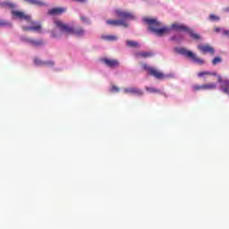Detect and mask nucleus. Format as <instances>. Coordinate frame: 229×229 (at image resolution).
<instances>
[{
    "label": "nucleus",
    "instance_id": "obj_1",
    "mask_svg": "<svg viewBox=\"0 0 229 229\" xmlns=\"http://www.w3.org/2000/svg\"><path fill=\"white\" fill-rule=\"evenodd\" d=\"M143 22L148 24L149 31L157 35V37H163V35H167L169 33V28L162 27V22L158 21L157 19L153 18H143Z\"/></svg>",
    "mask_w": 229,
    "mask_h": 229
},
{
    "label": "nucleus",
    "instance_id": "obj_2",
    "mask_svg": "<svg viewBox=\"0 0 229 229\" xmlns=\"http://www.w3.org/2000/svg\"><path fill=\"white\" fill-rule=\"evenodd\" d=\"M116 15L123 20H107L106 24H109L110 26H123V28H128V23L124 21H132L135 19V15H133V13L121 10L116 11Z\"/></svg>",
    "mask_w": 229,
    "mask_h": 229
},
{
    "label": "nucleus",
    "instance_id": "obj_3",
    "mask_svg": "<svg viewBox=\"0 0 229 229\" xmlns=\"http://www.w3.org/2000/svg\"><path fill=\"white\" fill-rule=\"evenodd\" d=\"M54 24L55 28H58L62 33H65L66 35H77V37H81L85 31L81 28L74 29L72 27H70L66 23H64V21L60 20H55L54 21Z\"/></svg>",
    "mask_w": 229,
    "mask_h": 229
},
{
    "label": "nucleus",
    "instance_id": "obj_4",
    "mask_svg": "<svg viewBox=\"0 0 229 229\" xmlns=\"http://www.w3.org/2000/svg\"><path fill=\"white\" fill-rule=\"evenodd\" d=\"M176 52L179 53V55H182V56L191 58V60L195 62V64H199V65H203V64H205L203 59H199V57H198L194 53L187 50L186 48H176Z\"/></svg>",
    "mask_w": 229,
    "mask_h": 229
},
{
    "label": "nucleus",
    "instance_id": "obj_5",
    "mask_svg": "<svg viewBox=\"0 0 229 229\" xmlns=\"http://www.w3.org/2000/svg\"><path fill=\"white\" fill-rule=\"evenodd\" d=\"M150 76H153L157 80H171V78H174V74L169 73V74H164L162 72L158 71L157 68H152L150 70V73H148Z\"/></svg>",
    "mask_w": 229,
    "mask_h": 229
},
{
    "label": "nucleus",
    "instance_id": "obj_6",
    "mask_svg": "<svg viewBox=\"0 0 229 229\" xmlns=\"http://www.w3.org/2000/svg\"><path fill=\"white\" fill-rule=\"evenodd\" d=\"M13 17H14V19H20V21H31V16L25 14L23 12L21 11H17L15 9H13L11 12Z\"/></svg>",
    "mask_w": 229,
    "mask_h": 229
},
{
    "label": "nucleus",
    "instance_id": "obj_7",
    "mask_svg": "<svg viewBox=\"0 0 229 229\" xmlns=\"http://www.w3.org/2000/svg\"><path fill=\"white\" fill-rule=\"evenodd\" d=\"M198 49L204 55H207V53H209V55H214V53H216V50L214 47H210V45H199Z\"/></svg>",
    "mask_w": 229,
    "mask_h": 229
},
{
    "label": "nucleus",
    "instance_id": "obj_8",
    "mask_svg": "<svg viewBox=\"0 0 229 229\" xmlns=\"http://www.w3.org/2000/svg\"><path fill=\"white\" fill-rule=\"evenodd\" d=\"M102 62H104L107 67H111L112 69H114V67H119V61L116 59L104 58L102 59Z\"/></svg>",
    "mask_w": 229,
    "mask_h": 229
},
{
    "label": "nucleus",
    "instance_id": "obj_9",
    "mask_svg": "<svg viewBox=\"0 0 229 229\" xmlns=\"http://www.w3.org/2000/svg\"><path fill=\"white\" fill-rule=\"evenodd\" d=\"M34 64L38 66L45 65L47 67H53V65H55V62L53 61H42L37 57L34 59Z\"/></svg>",
    "mask_w": 229,
    "mask_h": 229
},
{
    "label": "nucleus",
    "instance_id": "obj_10",
    "mask_svg": "<svg viewBox=\"0 0 229 229\" xmlns=\"http://www.w3.org/2000/svg\"><path fill=\"white\" fill-rule=\"evenodd\" d=\"M124 94H134L135 96H142V90L137 88H125L123 89Z\"/></svg>",
    "mask_w": 229,
    "mask_h": 229
},
{
    "label": "nucleus",
    "instance_id": "obj_11",
    "mask_svg": "<svg viewBox=\"0 0 229 229\" xmlns=\"http://www.w3.org/2000/svg\"><path fill=\"white\" fill-rule=\"evenodd\" d=\"M171 29L174 30V31H187L189 27H187L182 23L175 22L171 25Z\"/></svg>",
    "mask_w": 229,
    "mask_h": 229
},
{
    "label": "nucleus",
    "instance_id": "obj_12",
    "mask_svg": "<svg viewBox=\"0 0 229 229\" xmlns=\"http://www.w3.org/2000/svg\"><path fill=\"white\" fill-rule=\"evenodd\" d=\"M65 8L62 7H55L48 10V15H62V13H64Z\"/></svg>",
    "mask_w": 229,
    "mask_h": 229
},
{
    "label": "nucleus",
    "instance_id": "obj_13",
    "mask_svg": "<svg viewBox=\"0 0 229 229\" xmlns=\"http://www.w3.org/2000/svg\"><path fill=\"white\" fill-rule=\"evenodd\" d=\"M23 31H37L40 33L42 31V25L37 24L31 27H22Z\"/></svg>",
    "mask_w": 229,
    "mask_h": 229
},
{
    "label": "nucleus",
    "instance_id": "obj_14",
    "mask_svg": "<svg viewBox=\"0 0 229 229\" xmlns=\"http://www.w3.org/2000/svg\"><path fill=\"white\" fill-rule=\"evenodd\" d=\"M186 33H188V35H190L191 38H192L193 40H201V36L194 32V30L190 28L187 29Z\"/></svg>",
    "mask_w": 229,
    "mask_h": 229
},
{
    "label": "nucleus",
    "instance_id": "obj_15",
    "mask_svg": "<svg viewBox=\"0 0 229 229\" xmlns=\"http://www.w3.org/2000/svg\"><path fill=\"white\" fill-rule=\"evenodd\" d=\"M0 6L2 8H9L10 10H12V12H13V10H15V8H17V5L12 2L0 3Z\"/></svg>",
    "mask_w": 229,
    "mask_h": 229
},
{
    "label": "nucleus",
    "instance_id": "obj_16",
    "mask_svg": "<svg viewBox=\"0 0 229 229\" xmlns=\"http://www.w3.org/2000/svg\"><path fill=\"white\" fill-rule=\"evenodd\" d=\"M153 55V52H139L135 54L137 58H151Z\"/></svg>",
    "mask_w": 229,
    "mask_h": 229
},
{
    "label": "nucleus",
    "instance_id": "obj_17",
    "mask_svg": "<svg viewBox=\"0 0 229 229\" xmlns=\"http://www.w3.org/2000/svg\"><path fill=\"white\" fill-rule=\"evenodd\" d=\"M220 89L224 94H229V80H224Z\"/></svg>",
    "mask_w": 229,
    "mask_h": 229
},
{
    "label": "nucleus",
    "instance_id": "obj_18",
    "mask_svg": "<svg viewBox=\"0 0 229 229\" xmlns=\"http://www.w3.org/2000/svg\"><path fill=\"white\" fill-rule=\"evenodd\" d=\"M146 90L150 94H161L162 96H165V93L162 92V90L153 87H146Z\"/></svg>",
    "mask_w": 229,
    "mask_h": 229
},
{
    "label": "nucleus",
    "instance_id": "obj_19",
    "mask_svg": "<svg viewBox=\"0 0 229 229\" xmlns=\"http://www.w3.org/2000/svg\"><path fill=\"white\" fill-rule=\"evenodd\" d=\"M25 3L34 4L35 6H46V4L42 0H24Z\"/></svg>",
    "mask_w": 229,
    "mask_h": 229
},
{
    "label": "nucleus",
    "instance_id": "obj_20",
    "mask_svg": "<svg viewBox=\"0 0 229 229\" xmlns=\"http://www.w3.org/2000/svg\"><path fill=\"white\" fill-rule=\"evenodd\" d=\"M203 90H214L217 89V85L216 83H208V84H202Z\"/></svg>",
    "mask_w": 229,
    "mask_h": 229
},
{
    "label": "nucleus",
    "instance_id": "obj_21",
    "mask_svg": "<svg viewBox=\"0 0 229 229\" xmlns=\"http://www.w3.org/2000/svg\"><path fill=\"white\" fill-rule=\"evenodd\" d=\"M28 43L30 44L33 47H38V46H42L44 42L42 40L37 39H28Z\"/></svg>",
    "mask_w": 229,
    "mask_h": 229
},
{
    "label": "nucleus",
    "instance_id": "obj_22",
    "mask_svg": "<svg viewBox=\"0 0 229 229\" xmlns=\"http://www.w3.org/2000/svg\"><path fill=\"white\" fill-rule=\"evenodd\" d=\"M103 40H106L107 42H115L117 40V36L114 35H106L102 36Z\"/></svg>",
    "mask_w": 229,
    "mask_h": 229
},
{
    "label": "nucleus",
    "instance_id": "obj_23",
    "mask_svg": "<svg viewBox=\"0 0 229 229\" xmlns=\"http://www.w3.org/2000/svg\"><path fill=\"white\" fill-rule=\"evenodd\" d=\"M191 90H192V92H199V91L203 90V84L202 85L193 84L191 86Z\"/></svg>",
    "mask_w": 229,
    "mask_h": 229
},
{
    "label": "nucleus",
    "instance_id": "obj_24",
    "mask_svg": "<svg viewBox=\"0 0 229 229\" xmlns=\"http://www.w3.org/2000/svg\"><path fill=\"white\" fill-rule=\"evenodd\" d=\"M126 44L128 47H140V46L139 45V42L137 41L127 40Z\"/></svg>",
    "mask_w": 229,
    "mask_h": 229
},
{
    "label": "nucleus",
    "instance_id": "obj_25",
    "mask_svg": "<svg viewBox=\"0 0 229 229\" xmlns=\"http://www.w3.org/2000/svg\"><path fill=\"white\" fill-rule=\"evenodd\" d=\"M199 78H202V76H217V74L209 72H199L198 73Z\"/></svg>",
    "mask_w": 229,
    "mask_h": 229
},
{
    "label": "nucleus",
    "instance_id": "obj_26",
    "mask_svg": "<svg viewBox=\"0 0 229 229\" xmlns=\"http://www.w3.org/2000/svg\"><path fill=\"white\" fill-rule=\"evenodd\" d=\"M223 62V59H221L219 56H216L213 59L212 64L213 65H217V64H221Z\"/></svg>",
    "mask_w": 229,
    "mask_h": 229
},
{
    "label": "nucleus",
    "instance_id": "obj_27",
    "mask_svg": "<svg viewBox=\"0 0 229 229\" xmlns=\"http://www.w3.org/2000/svg\"><path fill=\"white\" fill-rule=\"evenodd\" d=\"M142 67H143L144 71H148V74L151 72V69H153V67H150L148 64H143Z\"/></svg>",
    "mask_w": 229,
    "mask_h": 229
},
{
    "label": "nucleus",
    "instance_id": "obj_28",
    "mask_svg": "<svg viewBox=\"0 0 229 229\" xmlns=\"http://www.w3.org/2000/svg\"><path fill=\"white\" fill-rule=\"evenodd\" d=\"M209 19H210V21H219V17L216 16L214 14H210Z\"/></svg>",
    "mask_w": 229,
    "mask_h": 229
},
{
    "label": "nucleus",
    "instance_id": "obj_29",
    "mask_svg": "<svg viewBox=\"0 0 229 229\" xmlns=\"http://www.w3.org/2000/svg\"><path fill=\"white\" fill-rule=\"evenodd\" d=\"M0 26H10V23L8 21L0 20Z\"/></svg>",
    "mask_w": 229,
    "mask_h": 229
},
{
    "label": "nucleus",
    "instance_id": "obj_30",
    "mask_svg": "<svg viewBox=\"0 0 229 229\" xmlns=\"http://www.w3.org/2000/svg\"><path fill=\"white\" fill-rule=\"evenodd\" d=\"M119 88L117 86H113L111 89V92H119Z\"/></svg>",
    "mask_w": 229,
    "mask_h": 229
},
{
    "label": "nucleus",
    "instance_id": "obj_31",
    "mask_svg": "<svg viewBox=\"0 0 229 229\" xmlns=\"http://www.w3.org/2000/svg\"><path fill=\"white\" fill-rule=\"evenodd\" d=\"M81 20L82 21V22H89V20L85 16H81Z\"/></svg>",
    "mask_w": 229,
    "mask_h": 229
},
{
    "label": "nucleus",
    "instance_id": "obj_32",
    "mask_svg": "<svg viewBox=\"0 0 229 229\" xmlns=\"http://www.w3.org/2000/svg\"><path fill=\"white\" fill-rule=\"evenodd\" d=\"M217 81H218V83H222L223 84V77H221V75H218L217 76Z\"/></svg>",
    "mask_w": 229,
    "mask_h": 229
},
{
    "label": "nucleus",
    "instance_id": "obj_33",
    "mask_svg": "<svg viewBox=\"0 0 229 229\" xmlns=\"http://www.w3.org/2000/svg\"><path fill=\"white\" fill-rule=\"evenodd\" d=\"M21 40H22L23 42H28V40H31V38L23 37V38H21Z\"/></svg>",
    "mask_w": 229,
    "mask_h": 229
},
{
    "label": "nucleus",
    "instance_id": "obj_34",
    "mask_svg": "<svg viewBox=\"0 0 229 229\" xmlns=\"http://www.w3.org/2000/svg\"><path fill=\"white\" fill-rule=\"evenodd\" d=\"M224 35H225L226 37H229V30H224Z\"/></svg>",
    "mask_w": 229,
    "mask_h": 229
},
{
    "label": "nucleus",
    "instance_id": "obj_35",
    "mask_svg": "<svg viewBox=\"0 0 229 229\" xmlns=\"http://www.w3.org/2000/svg\"><path fill=\"white\" fill-rule=\"evenodd\" d=\"M171 40L174 41V40H178V38H176V36H174V37L171 38Z\"/></svg>",
    "mask_w": 229,
    "mask_h": 229
},
{
    "label": "nucleus",
    "instance_id": "obj_36",
    "mask_svg": "<svg viewBox=\"0 0 229 229\" xmlns=\"http://www.w3.org/2000/svg\"><path fill=\"white\" fill-rule=\"evenodd\" d=\"M220 30H221V29H219V28H215V31H216V33H219Z\"/></svg>",
    "mask_w": 229,
    "mask_h": 229
},
{
    "label": "nucleus",
    "instance_id": "obj_37",
    "mask_svg": "<svg viewBox=\"0 0 229 229\" xmlns=\"http://www.w3.org/2000/svg\"><path fill=\"white\" fill-rule=\"evenodd\" d=\"M78 1L79 3H84L85 0H76Z\"/></svg>",
    "mask_w": 229,
    "mask_h": 229
},
{
    "label": "nucleus",
    "instance_id": "obj_38",
    "mask_svg": "<svg viewBox=\"0 0 229 229\" xmlns=\"http://www.w3.org/2000/svg\"><path fill=\"white\" fill-rule=\"evenodd\" d=\"M52 37H55V35L52 34Z\"/></svg>",
    "mask_w": 229,
    "mask_h": 229
}]
</instances>
